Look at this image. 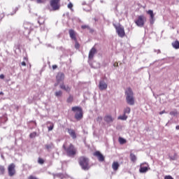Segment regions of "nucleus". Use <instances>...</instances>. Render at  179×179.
<instances>
[{
  "instance_id": "nucleus-1",
  "label": "nucleus",
  "mask_w": 179,
  "mask_h": 179,
  "mask_svg": "<svg viewBox=\"0 0 179 179\" xmlns=\"http://www.w3.org/2000/svg\"><path fill=\"white\" fill-rule=\"evenodd\" d=\"M126 101L129 106H134L135 104V99L134 98V91L131 87H128L125 90Z\"/></svg>"
},
{
  "instance_id": "nucleus-2",
  "label": "nucleus",
  "mask_w": 179,
  "mask_h": 179,
  "mask_svg": "<svg viewBox=\"0 0 179 179\" xmlns=\"http://www.w3.org/2000/svg\"><path fill=\"white\" fill-rule=\"evenodd\" d=\"M79 164L82 169L85 171L90 169V166L89 165V158L86 157H80L79 158Z\"/></svg>"
},
{
  "instance_id": "nucleus-3",
  "label": "nucleus",
  "mask_w": 179,
  "mask_h": 179,
  "mask_svg": "<svg viewBox=\"0 0 179 179\" xmlns=\"http://www.w3.org/2000/svg\"><path fill=\"white\" fill-rule=\"evenodd\" d=\"M63 148L66 151L67 156H69V157H73V156L76 155L77 150L73 145L69 144L67 148L65 147V145H64Z\"/></svg>"
},
{
  "instance_id": "nucleus-4",
  "label": "nucleus",
  "mask_w": 179,
  "mask_h": 179,
  "mask_svg": "<svg viewBox=\"0 0 179 179\" xmlns=\"http://www.w3.org/2000/svg\"><path fill=\"white\" fill-rule=\"evenodd\" d=\"M72 111L73 113H76L75 114V118L78 121H80L82 118H83V110H82V108L78 107V106H74L71 108Z\"/></svg>"
},
{
  "instance_id": "nucleus-5",
  "label": "nucleus",
  "mask_w": 179,
  "mask_h": 179,
  "mask_svg": "<svg viewBox=\"0 0 179 179\" xmlns=\"http://www.w3.org/2000/svg\"><path fill=\"white\" fill-rule=\"evenodd\" d=\"M113 26L119 37H121L122 38L125 37V30L124 29V27H122L121 24L117 25L115 24H113Z\"/></svg>"
},
{
  "instance_id": "nucleus-6",
  "label": "nucleus",
  "mask_w": 179,
  "mask_h": 179,
  "mask_svg": "<svg viewBox=\"0 0 179 179\" xmlns=\"http://www.w3.org/2000/svg\"><path fill=\"white\" fill-rule=\"evenodd\" d=\"M33 25H31V24L30 23H24V35L25 36V37H29V34H30V33H31V30H33Z\"/></svg>"
},
{
  "instance_id": "nucleus-7",
  "label": "nucleus",
  "mask_w": 179,
  "mask_h": 179,
  "mask_svg": "<svg viewBox=\"0 0 179 179\" xmlns=\"http://www.w3.org/2000/svg\"><path fill=\"white\" fill-rule=\"evenodd\" d=\"M145 20L146 17H145V16L140 15L138 16V19L135 21V23L138 27H143Z\"/></svg>"
},
{
  "instance_id": "nucleus-8",
  "label": "nucleus",
  "mask_w": 179,
  "mask_h": 179,
  "mask_svg": "<svg viewBox=\"0 0 179 179\" xmlns=\"http://www.w3.org/2000/svg\"><path fill=\"white\" fill-rule=\"evenodd\" d=\"M15 168H16V165H15V164L13 163L8 165V172L9 177H13V176L16 174V170L15 169Z\"/></svg>"
},
{
  "instance_id": "nucleus-9",
  "label": "nucleus",
  "mask_w": 179,
  "mask_h": 179,
  "mask_svg": "<svg viewBox=\"0 0 179 179\" xmlns=\"http://www.w3.org/2000/svg\"><path fill=\"white\" fill-rule=\"evenodd\" d=\"M59 0H51L50 6L52 8V10H58L59 9Z\"/></svg>"
},
{
  "instance_id": "nucleus-10",
  "label": "nucleus",
  "mask_w": 179,
  "mask_h": 179,
  "mask_svg": "<svg viewBox=\"0 0 179 179\" xmlns=\"http://www.w3.org/2000/svg\"><path fill=\"white\" fill-rule=\"evenodd\" d=\"M149 164H148V163H143L141 164L140 166V169L139 171L140 173H146L148 171V170H149Z\"/></svg>"
},
{
  "instance_id": "nucleus-11",
  "label": "nucleus",
  "mask_w": 179,
  "mask_h": 179,
  "mask_svg": "<svg viewBox=\"0 0 179 179\" xmlns=\"http://www.w3.org/2000/svg\"><path fill=\"white\" fill-rule=\"evenodd\" d=\"M104 121L106 122V124H112V122H114V117L111 116L110 115H106L103 117Z\"/></svg>"
},
{
  "instance_id": "nucleus-12",
  "label": "nucleus",
  "mask_w": 179,
  "mask_h": 179,
  "mask_svg": "<svg viewBox=\"0 0 179 179\" xmlns=\"http://www.w3.org/2000/svg\"><path fill=\"white\" fill-rule=\"evenodd\" d=\"M97 54V50L95 48H92L89 52L88 58L89 59H93L94 55Z\"/></svg>"
},
{
  "instance_id": "nucleus-13",
  "label": "nucleus",
  "mask_w": 179,
  "mask_h": 179,
  "mask_svg": "<svg viewBox=\"0 0 179 179\" xmlns=\"http://www.w3.org/2000/svg\"><path fill=\"white\" fill-rule=\"evenodd\" d=\"M107 87H108L107 83H106L104 80H101L99 81V89L100 90H106Z\"/></svg>"
},
{
  "instance_id": "nucleus-14",
  "label": "nucleus",
  "mask_w": 179,
  "mask_h": 179,
  "mask_svg": "<svg viewBox=\"0 0 179 179\" xmlns=\"http://www.w3.org/2000/svg\"><path fill=\"white\" fill-rule=\"evenodd\" d=\"M94 156H96L99 162H104V156L99 151L94 152Z\"/></svg>"
},
{
  "instance_id": "nucleus-15",
  "label": "nucleus",
  "mask_w": 179,
  "mask_h": 179,
  "mask_svg": "<svg viewBox=\"0 0 179 179\" xmlns=\"http://www.w3.org/2000/svg\"><path fill=\"white\" fill-rule=\"evenodd\" d=\"M56 79L58 83H59V82H62V80L65 79V74H64V73H58L56 76Z\"/></svg>"
},
{
  "instance_id": "nucleus-16",
  "label": "nucleus",
  "mask_w": 179,
  "mask_h": 179,
  "mask_svg": "<svg viewBox=\"0 0 179 179\" xmlns=\"http://www.w3.org/2000/svg\"><path fill=\"white\" fill-rule=\"evenodd\" d=\"M55 148V145H54L53 143H48L47 144L45 145V148L48 152H51L52 149Z\"/></svg>"
},
{
  "instance_id": "nucleus-17",
  "label": "nucleus",
  "mask_w": 179,
  "mask_h": 179,
  "mask_svg": "<svg viewBox=\"0 0 179 179\" xmlns=\"http://www.w3.org/2000/svg\"><path fill=\"white\" fill-rule=\"evenodd\" d=\"M148 14L150 16V22L151 24H153L155 23V14H153V10H149Z\"/></svg>"
},
{
  "instance_id": "nucleus-18",
  "label": "nucleus",
  "mask_w": 179,
  "mask_h": 179,
  "mask_svg": "<svg viewBox=\"0 0 179 179\" xmlns=\"http://www.w3.org/2000/svg\"><path fill=\"white\" fill-rule=\"evenodd\" d=\"M60 89H62V90H65V92H67L68 93L71 92V87L68 85H65L64 84L60 85Z\"/></svg>"
},
{
  "instance_id": "nucleus-19",
  "label": "nucleus",
  "mask_w": 179,
  "mask_h": 179,
  "mask_svg": "<svg viewBox=\"0 0 179 179\" xmlns=\"http://www.w3.org/2000/svg\"><path fill=\"white\" fill-rule=\"evenodd\" d=\"M68 133L73 138V139H76V133H75V130L72 129H68Z\"/></svg>"
},
{
  "instance_id": "nucleus-20",
  "label": "nucleus",
  "mask_w": 179,
  "mask_h": 179,
  "mask_svg": "<svg viewBox=\"0 0 179 179\" xmlns=\"http://www.w3.org/2000/svg\"><path fill=\"white\" fill-rule=\"evenodd\" d=\"M69 36L72 40L76 41V35L75 34V31L73 29H70L69 31Z\"/></svg>"
},
{
  "instance_id": "nucleus-21",
  "label": "nucleus",
  "mask_w": 179,
  "mask_h": 179,
  "mask_svg": "<svg viewBox=\"0 0 179 179\" xmlns=\"http://www.w3.org/2000/svg\"><path fill=\"white\" fill-rule=\"evenodd\" d=\"M120 167V164L118 162H113L112 164V168L114 170V171H117L118 170V168Z\"/></svg>"
},
{
  "instance_id": "nucleus-22",
  "label": "nucleus",
  "mask_w": 179,
  "mask_h": 179,
  "mask_svg": "<svg viewBox=\"0 0 179 179\" xmlns=\"http://www.w3.org/2000/svg\"><path fill=\"white\" fill-rule=\"evenodd\" d=\"M91 66L94 69H97V68H100V63L97 62H93L92 64H91Z\"/></svg>"
},
{
  "instance_id": "nucleus-23",
  "label": "nucleus",
  "mask_w": 179,
  "mask_h": 179,
  "mask_svg": "<svg viewBox=\"0 0 179 179\" xmlns=\"http://www.w3.org/2000/svg\"><path fill=\"white\" fill-rule=\"evenodd\" d=\"M172 46L173 48H175V50H178L179 48V41H176L172 43Z\"/></svg>"
},
{
  "instance_id": "nucleus-24",
  "label": "nucleus",
  "mask_w": 179,
  "mask_h": 179,
  "mask_svg": "<svg viewBox=\"0 0 179 179\" xmlns=\"http://www.w3.org/2000/svg\"><path fill=\"white\" fill-rule=\"evenodd\" d=\"M117 119L121 120L122 121H127L128 116L124 113L122 115L119 116Z\"/></svg>"
},
{
  "instance_id": "nucleus-25",
  "label": "nucleus",
  "mask_w": 179,
  "mask_h": 179,
  "mask_svg": "<svg viewBox=\"0 0 179 179\" xmlns=\"http://www.w3.org/2000/svg\"><path fill=\"white\" fill-rule=\"evenodd\" d=\"M130 159L133 163H135L136 162V156L134 155V153L130 154Z\"/></svg>"
},
{
  "instance_id": "nucleus-26",
  "label": "nucleus",
  "mask_w": 179,
  "mask_h": 179,
  "mask_svg": "<svg viewBox=\"0 0 179 179\" xmlns=\"http://www.w3.org/2000/svg\"><path fill=\"white\" fill-rule=\"evenodd\" d=\"M5 174V166L0 165V176Z\"/></svg>"
},
{
  "instance_id": "nucleus-27",
  "label": "nucleus",
  "mask_w": 179,
  "mask_h": 179,
  "mask_svg": "<svg viewBox=\"0 0 179 179\" xmlns=\"http://www.w3.org/2000/svg\"><path fill=\"white\" fill-rule=\"evenodd\" d=\"M131 113V108L127 107L124 109V114L127 115V114H129Z\"/></svg>"
},
{
  "instance_id": "nucleus-28",
  "label": "nucleus",
  "mask_w": 179,
  "mask_h": 179,
  "mask_svg": "<svg viewBox=\"0 0 179 179\" xmlns=\"http://www.w3.org/2000/svg\"><path fill=\"white\" fill-rule=\"evenodd\" d=\"M119 142H120V145H124V143H127V140H125V138L120 137Z\"/></svg>"
},
{
  "instance_id": "nucleus-29",
  "label": "nucleus",
  "mask_w": 179,
  "mask_h": 179,
  "mask_svg": "<svg viewBox=\"0 0 179 179\" xmlns=\"http://www.w3.org/2000/svg\"><path fill=\"white\" fill-rule=\"evenodd\" d=\"M170 115H172L173 117H176L178 115V112L177 110H172L169 113Z\"/></svg>"
},
{
  "instance_id": "nucleus-30",
  "label": "nucleus",
  "mask_w": 179,
  "mask_h": 179,
  "mask_svg": "<svg viewBox=\"0 0 179 179\" xmlns=\"http://www.w3.org/2000/svg\"><path fill=\"white\" fill-rule=\"evenodd\" d=\"M55 96L56 97H61V96H62V91L59 90V91H57L55 93Z\"/></svg>"
},
{
  "instance_id": "nucleus-31",
  "label": "nucleus",
  "mask_w": 179,
  "mask_h": 179,
  "mask_svg": "<svg viewBox=\"0 0 179 179\" xmlns=\"http://www.w3.org/2000/svg\"><path fill=\"white\" fill-rule=\"evenodd\" d=\"M36 136H37V132L36 131H34L29 134V138H31V139H33V138H36Z\"/></svg>"
},
{
  "instance_id": "nucleus-32",
  "label": "nucleus",
  "mask_w": 179,
  "mask_h": 179,
  "mask_svg": "<svg viewBox=\"0 0 179 179\" xmlns=\"http://www.w3.org/2000/svg\"><path fill=\"white\" fill-rule=\"evenodd\" d=\"M170 160H176L177 159V154H174L173 156H169Z\"/></svg>"
},
{
  "instance_id": "nucleus-33",
  "label": "nucleus",
  "mask_w": 179,
  "mask_h": 179,
  "mask_svg": "<svg viewBox=\"0 0 179 179\" xmlns=\"http://www.w3.org/2000/svg\"><path fill=\"white\" fill-rule=\"evenodd\" d=\"M13 37V34L12 32H8V33L7 34V38L10 39V38H12Z\"/></svg>"
},
{
  "instance_id": "nucleus-34",
  "label": "nucleus",
  "mask_w": 179,
  "mask_h": 179,
  "mask_svg": "<svg viewBox=\"0 0 179 179\" xmlns=\"http://www.w3.org/2000/svg\"><path fill=\"white\" fill-rule=\"evenodd\" d=\"M48 131H52V129H54V124L50 123V125L49 127H48Z\"/></svg>"
},
{
  "instance_id": "nucleus-35",
  "label": "nucleus",
  "mask_w": 179,
  "mask_h": 179,
  "mask_svg": "<svg viewBox=\"0 0 179 179\" xmlns=\"http://www.w3.org/2000/svg\"><path fill=\"white\" fill-rule=\"evenodd\" d=\"M72 101H73V97L72 96H70L68 99H67V103H72Z\"/></svg>"
},
{
  "instance_id": "nucleus-36",
  "label": "nucleus",
  "mask_w": 179,
  "mask_h": 179,
  "mask_svg": "<svg viewBox=\"0 0 179 179\" xmlns=\"http://www.w3.org/2000/svg\"><path fill=\"white\" fill-rule=\"evenodd\" d=\"M38 162L39 164H44V159L38 158Z\"/></svg>"
},
{
  "instance_id": "nucleus-37",
  "label": "nucleus",
  "mask_w": 179,
  "mask_h": 179,
  "mask_svg": "<svg viewBox=\"0 0 179 179\" xmlns=\"http://www.w3.org/2000/svg\"><path fill=\"white\" fill-rule=\"evenodd\" d=\"M17 10H19V8L16 7L13 11V13H12L10 15L11 16H13V15H15V13H16V12H17Z\"/></svg>"
},
{
  "instance_id": "nucleus-38",
  "label": "nucleus",
  "mask_w": 179,
  "mask_h": 179,
  "mask_svg": "<svg viewBox=\"0 0 179 179\" xmlns=\"http://www.w3.org/2000/svg\"><path fill=\"white\" fill-rule=\"evenodd\" d=\"M68 8L69 9H71L72 10V8H73V4H72V3H69L68 4Z\"/></svg>"
},
{
  "instance_id": "nucleus-39",
  "label": "nucleus",
  "mask_w": 179,
  "mask_h": 179,
  "mask_svg": "<svg viewBox=\"0 0 179 179\" xmlns=\"http://www.w3.org/2000/svg\"><path fill=\"white\" fill-rule=\"evenodd\" d=\"M81 29H90V27H89V25H82Z\"/></svg>"
},
{
  "instance_id": "nucleus-40",
  "label": "nucleus",
  "mask_w": 179,
  "mask_h": 179,
  "mask_svg": "<svg viewBox=\"0 0 179 179\" xmlns=\"http://www.w3.org/2000/svg\"><path fill=\"white\" fill-rule=\"evenodd\" d=\"M164 179H174V178H173L171 177V176H166L164 177Z\"/></svg>"
},
{
  "instance_id": "nucleus-41",
  "label": "nucleus",
  "mask_w": 179,
  "mask_h": 179,
  "mask_svg": "<svg viewBox=\"0 0 179 179\" xmlns=\"http://www.w3.org/2000/svg\"><path fill=\"white\" fill-rule=\"evenodd\" d=\"M103 120V117L101 116H99L97 117V121H102Z\"/></svg>"
},
{
  "instance_id": "nucleus-42",
  "label": "nucleus",
  "mask_w": 179,
  "mask_h": 179,
  "mask_svg": "<svg viewBox=\"0 0 179 179\" xmlns=\"http://www.w3.org/2000/svg\"><path fill=\"white\" fill-rule=\"evenodd\" d=\"M0 79H5V76L3 74H1Z\"/></svg>"
},
{
  "instance_id": "nucleus-43",
  "label": "nucleus",
  "mask_w": 179,
  "mask_h": 179,
  "mask_svg": "<svg viewBox=\"0 0 179 179\" xmlns=\"http://www.w3.org/2000/svg\"><path fill=\"white\" fill-rule=\"evenodd\" d=\"M160 115H163V114H166V110H162L161 112H159Z\"/></svg>"
},
{
  "instance_id": "nucleus-44",
  "label": "nucleus",
  "mask_w": 179,
  "mask_h": 179,
  "mask_svg": "<svg viewBox=\"0 0 179 179\" xmlns=\"http://www.w3.org/2000/svg\"><path fill=\"white\" fill-rule=\"evenodd\" d=\"M45 0H37L38 3H42V2H44Z\"/></svg>"
},
{
  "instance_id": "nucleus-45",
  "label": "nucleus",
  "mask_w": 179,
  "mask_h": 179,
  "mask_svg": "<svg viewBox=\"0 0 179 179\" xmlns=\"http://www.w3.org/2000/svg\"><path fill=\"white\" fill-rule=\"evenodd\" d=\"M57 68H58V66H57V65L52 66V69H54V70L57 69Z\"/></svg>"
},
{
  "instance_id": "nucleus-46",
  "label": "nucleus",
  "mask_w": 179,
  "mask_h": 179,
  "mask_svg": "<svg viewBox=\"0 0 179 179\" xmlns=\"http://www.w3.org/2000/svg\"><path fill=\"white\" fill-rule=\"evenodd\" d=\"M21 65H22V66H26V62H21Z\"/></svg>"
},
{
  "instance_id": "nucleus-47",
  "label": "nucleus",
  "mask_w": 179,
  "mask_h": 179,
  "mask_svg": "<svg viewBox=\"0 0 179 179\" xmlns=\"http://www.w3.org/2000/svg\"><path fill=\"white\" fill-rule=\"evenodd\" d=\"M154 51H155V52H157V54H160V50H155Z\"/></svg>"
},
{
  "instance_id": "nucleus-48",
  "label": "nucleus",
  "mask_w": 179,
  "mask_h": 179,
  "mask_svg": "<svg viewBox=\"0 0 179 179\" xmlns=\"http://www.w3.org/2000/svg\"><path fill=\"white\" fill-rule=\"evenodd\" d=\"M3 96V92H0V96Z\"/></svg>"
},
{
  "instance_id": "nucleus-49",
  "label": "nucleus",
  "mask_w": 179,
  "mask_h": 179,
  "mask_svg": "<svg viewBox=\"0 0 179 179\" xmlns=\"http://www.w3.org/2000/svg\"><path fill=\"white\" fill-rule=\"evenodd\" d=\"M76 48H79V45H76Z\"/></svg>"
},
{
  "instance_id": "nucleus-50",
  "label": "nucleus",
  "mask_w": 179,
  "mask_h": 179,
  "mask_svg": "<svg viewBox=\"0 0 179 179\" xmlns=\"http://www.w3.org/2000/svg\"><path fill=\"white\" fill-rule=\"evenodd\" d=\"M176 129H179V126L178 125V126H176Z\"/></svg>"
},
{
  "instance_id": "nucleus-51",
  "label": "nucleus",
  "mask_w": 179,
  "mask_h": 179,
  "mask_svg": "<svg viewBox=\"0 0 179 179\" xmlns=\"http://www.w3.org/2000/svg\"><path fill=\"white\" fill-rule=\"evenodd\" d=\"M38 24H41V23H40V21H38Z\"/></svg>"
},
{
  "instance_id": "nucleus-52",
  "label": "nucleus",
  "mask_w": 179,
  "mask_h": 179,
  "mask_svg": "<svg viewBox=\"0 0 179 179\" xmlns=\"http://www.w3.org/2000/svg\"><path fill=\"white\" fill-rule=\"evenodd\" d=\"M29 103H31V101H29Z\"/></svg>"
},
{
  "instance_id": "nucleus-53",
  "label": "nucleus",
  "mask_w": 179,
  "mask_h": 179,
  "mask_svg": "<svg viewBox=\"0 0 179 179\" xmlns=\"http://www.w3.org/2000/svg\"><path fill=\"white\" fill-rule=\"evenodd\" d=\"M57 84H55V86H57Z\"/></svg>"
},
{
  "instance_id": "nucleus-54",
  "label": "nucleus",
  "mask_w": 179,
  "mask_h": 179,
  "mask_svg": "<svg viewBox=\"0 0 179 179\" xmlns=\"http://www.w3.org/2000/svg\"><path fill=\"white\" fill-rule=\"evenodd\" d=\"M1 157H2V158H3V155H1Z\"/></svg>"
},
{
  "instance_id": "nucleus-55",
  "label": "nucleus",
  "mask_w": 179,
  "mask_h": 179,
  "mask_svg": "<svg viewBox=\"0 0 179 179\" xmlns=\"http://www.w3.org/2000/svg\"><path fill=\"white\" fill-rule=\"evenodd\" d=\"M0 71H1V69H0Z\"/></svg>"
}]
</instances>
